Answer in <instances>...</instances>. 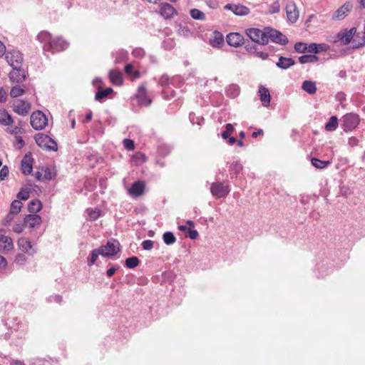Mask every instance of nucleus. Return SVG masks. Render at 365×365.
<instances>
[{
	"mask_svg": "<svg viewBox=\"0 0 365 365\" xmlns=\"http://www.w3.org/2000/svg\"><path fill=\"white\" fill-rule=\"evenodd\" d=\"M360 123L359 115L349 113L344 115L341 118V128L345 132L354 130Z\"/></svg>",
	"mask_w": 365,
	"mask_h": 365,
	"instance_id": "obj_1",
	"label": "nucleus"
},
{
	"mask_svg": "<svg viewBox=\"0 0 365 365\" xmlns=\"http://www.w3.org/2000/svg\"><path fill=\"white\" fill-rule=\"evenodd\" d=\"M68 46V43L61 37H56L52 39L48 43H46L43 46L44 52L50 51L56 53L64 51Z\"/></svg>",
	"mask_w": 365,
	"mask_h": 365,
	"instance_id": "obj_2",
	"label": "nucleus"
},
{
	"mask_svg": "<svg viewBox=\"0 0 365 365\" xmlns=\"http://www.w3.org/2000/svg\"><path fill=\"white\" fill-rule=\"evenodd\" d=\"M35 141L39 147L46 150L56 151L58 149L56 142L47 135L43 133L36 134L35 135Z\"/></svg>",
	"mask_w": 365,
	"mask_h": 365,
	"instance_id": "obj_3",
	"label": "nucleus"
},
{
	"mask_svg": "<svg viewBox=\"0 0 365 365\" xmlns=\"http://www.w3.org/2000/svg\"><path fill=\"white\" fill-rule=\"evenodd\" d=\"M265 34L267 39L271 41L284 46L288 43V38L282 32L271 27H265Z\"/></svg>",
	"mask_w": 365,
	"mask_h": 365,
	"instance_id": "obj_4",
	"label": "nucleus"
},
{
	"mask_svg": "<svg viewBox=\"0 0 365 365\" xmlns=\"http://www.w3.org/2000/svg\"><path fill=\"white\" fill-rule=\"evenodd\" d=\"M30 123L36 130H43L48 124L46 115L41 110H36L31 115Z\"/></svg>",
	"mask_w": 365,
	"mask_h": 365,
	"instance_id": "obj_5",
	"label": "nucleus"
},
{
	"mask_svg": "<svg viewBox=\"0 0 365 365\" xmlns=\"http://www.w3.org/2000/svg\"><path fill=\"white\" fill-rule=\"evenodd\" d=\"M120 245L115 240H108L106 245L99 247L103 257H115L120 251Z\"/></svg>",
	"mask_w": 365,
	"mask_h": 365,
	"instance_id": "obj_6",
	"label": "nucleus"
},
{
	"mask_svg": "<svg viewBox=\"0 0 365 365\" xmlns=\"http://www.w3.org/2000/svg\"><path fill=\"white\" fill-rule=\"evenodd\" d=\"M246 34L255 43H257L262 45H266L267 43V39L265 34V28L263 30H260L256 28H250L246 30Z\"/></svg>",
	"mask_w": 365,
	"mask_h": 365,
	"instance_id": "obj_7",
	"label": "nucleus"
},
{
	"mask_svg": "<svg viewBox=\"0 0 365 365\" xmlns=\"http://www.w3.org/2000/svg\"><path fill=\"white\" fill-rule=\"evenodd\" d=\"M212 195L217 198L225 197L230 192V186L224 182H213L210 185Z\"/></svg>",
	"mask_w": 365,
	"mask_h": 365,
	"instance_id": "obj_8",
	"label": "nucleus"
},
{
	"mask_svg": "<svg viewBox=\"0 0 365 365\" xmlns=\"http://www.w3.org/2000/svg\"><path fill=\"white\" fill-rule=\"evenodd\" d=\"M6 60L13 68H16L22 66L23 54L19 51L12 50L6 53Z\"/></svg>",
	"mask_w": 365,
	"mask_h": 365,
	"instance_id": "obj_9",
	"label": "nucleus"
},
{
	"mask_svg": "<svg viewBox=\"0 0 365 365\" xmlns=\"http://www.w3.org/2000/svg\"><path fill=\"white\" fill-rule=\"evenodd\" d=\"M13 110L18 115L26 116L31 110V103L21 99H16L12 104Z\"/></svg>",
	"mask_w": 365,
	"mask_h": 365,
	"instance_id": "obj_10",
	"label": "nucleus"
},
{
	"mask_svg": "<svg viewBox=\"0 0 365 365\" xmlns=\"http://www.w3.org/2000/svg\"><path fill=\"white\" fill-rule=\"evenodd\" d=\"M356 35V29L353 27L348 29H343L337 34V38L341 41L343 45H347L349 43H353V40Z\"/></svg>",
	"mask_w": 365,
	"mask_h": 365,
	"instance_id": "obj_11",
	"label": "nucleus"
},
{
	"mask_svg": "<svg viewBox=\"0 0 365 365\" xmlns=\"http://www.w3.org/2000/svg\"><path fill=\"white\" fill-rule=\"evenodd\" d=\"M19 249L24 253L33 256L36 253V249L31 242L26 237H21L17 242Z\"/></svg>",
	"mask_w": 365,
	"mask_h": 365,
	"instance_id": "obj_12",
	"label": "nucleus"
},
{
	"mask_svg": "<svg viewBox=\"0 0 365 365\" xmlns=\"http://www.w3.org/2000/svg\"><path fill=\"white\" fill-rule=\"evenodd\" d=\"M286 14L287 19L291 23L294 24L298 20L299 12L294 1H289L287 3Z\"/></svg>",
	"mask_w": 365,
	"mask_h": 365,
	"instance_id": "obj_13",
	"label": "nucleus"
},
{
	"mask_svg": "<svg viewBox=\"0 0 365 365\" xmlns=\"http://www.w3.org/2000/svg\"><path fill=\"white\" fill-rule=\"evenodd\" d=\"M27 75L28 72L22 66H19L13 68L9 74V77L12 82L20 83L26 80Z\"/></svg>",
	"mask_w": 365,
	"mask_h": 365,
	"instance_id": "obj_14",
	"label": "nucleus"
},
{
	"mask_svg": "<svg viewBox=\"0 0 365 365\" xmlns=\"http://www.w3.org/2000/svg\"><path fill=\"white\" fill-rule=\"evenodd\" d=\"M34 159L31 154L26 153L21 160V171L24 175H29L33 170Z\"/></svg>",
	"mask_w": 365,
	"mask_h": 365,
	"instance_id": "obj_15",
	"label": "nucleus"
},
{
	"mask_svg": "<svg viewBox=\"0 0 365 365\" xmlns=\"http://www.w3.org/2000/svg\"><path fill=\"white\" fill-rule=\"evenodd\" d=\"M159 13L165 19H170L176 14L175 9L168 3H162L159 6Z\"/></svg>",
	"mask_w": 365,
	"mask_h": 365,
	"instance_id": "obj_16",
	"label": "nucleus"
},
{
	"mask_svg": "<svg viewBox=\"0 0 365 365\" xmlns=\"http://www.w3.org/2000/svg\"><path fill=\"white\" fill-rule=\"evenodd\" d=\"M352 5L349 2H346L343 6L339 8L333 14V20H342L351 11Z\"/></svg>",
	"mask_w": 365,
	"mask_h": 365,
	"instance_id": "obj_17",
	"label": "nucleus"
},
{
	"mask_svg": "<svg viewBox=\"0 0 365 365\" xmlns=\"http://www.w3.org/2000/svg\"><path fill=\"white\" fill-rule=\"evenodd\" d=\"M24 221L25 227H29L30 228H34L39 226L42 222L41 216L36 214H29L26 215Z\"/></svg>",
	"mask_w": 365,
	"mask_h": 365,
	"instance_id": "obj_18",
	"label": "nucleus"
},
{
	"mask_svg": "<svg viewBox=\"0 0 365 365\" xmlns=\"http://www.w3.org/2000/svg\"><path fill=\"white\" fill-rule=\"evenodd\" d=\"M135 97L138 99V103L141 106H148L152 103L151 99L147 96L146 89L144 86L138 88Z\"/></svg>",
	"mask_w": 365,
	"mask_h": 365,
	"instance_id": "obj_19",
	"label": "nucleus"
},
{
	"mask_svg": "<svg viewBox=\"0 0 365 365\" xmlns=\"http://www.w3.org/2000/svg\"><path fill=\"white\" fill-rule=\"evenodd\" d=\"M227 42L230 46L238 47L244 43V37L239 33H230L227 36Z\"/></svg>",
	"mask_w": 365,
	"mask_h": 365,
	"instance_id": "obj_20",
	"label": "nucleus"
},
{
	"mask_svg": "<svg viewBox=\"0 0 365 365\" xmlns=\"http://www.w3.org/2000/svg\"><path fill=\"white\" fill-rule=\"evenodd\" d=\"M258 95L262 105L264 107L269 106L270 104L271 96L268 88L264 86H260L259 87Z\"/></svg>",
	"mask_w": 365,
	"mask_h": 365,
	"instance_id": "obj_21",
	"label": "nucleus"
},
{
	"mask_svg": "<svg viewBox=\"0 0 365 365\" xmlns=\"http://www.w3.org/2000/svg\"><path fill=\"white\" fill-rule=\"evenodd\" d=\"M145 185L141 181L135 182L129 189V194L132 196L138 197L143 193Z\"/></svg>",
	"mask_w": 365,
	"mask_h": 365,
	"instance_id": "obj_22",
	"label": "nucleus"
},
{
	"mask_svg": "<svg viewBox=\"0 0 365 365\" xmlns=\"http://www.w3.org/2000/svg\"><path fill=\"white\" fill-rule=\"evenodd\" d=\"M109 78L114 86H121L123 83V74L119 71H110L109 72Z\"/></svg>",
	"mask_w": 365,
	"mask_h": 365,
	"instance_id": "obj_23",
	"label": "nucleus"
},
{
	"mask_svg": "<svg viewBox=\"0 0 365 365\" xmlns=\"http://www.w3.org/2000/svg\"><path fill=\"white\" fill-rule=\"evenodd\" d=\"M210 44L215 48H220L224 44V37L222 34L218 31L213 33V36L210 39Z\"/></svg>",
	"mask_w": 365,
	"mask_h": 365,
	"instance_id": "obj_24",
	"label": "nucleus"
},
{
	"mask_svg": "<svg viewBox=\"0 0 365 365\" xmlns=\"http://www.w3.org/2000/svg\"><path fill=\"white\" fill-rule=\"evenodd\" d=\"M14 248L12 239L9 236H5L0 241V252H6Z\"/></svg>",
	"mask_w": 365,
	"mask_h": 365,
	"instance_id": "obj_25",
	"label": "nucleus"
},
{
	"mask_svg": "<svg viewBox=\"0 0 365 365\" xmlns=\"http://www.w3.org/2000/svg\"><path fill=\"white\" fill-rule=\"evenodd\" d=\"M295 64V61L292 58L280 56L276 66L281 69H287Z\"/></svg>",
	"mask_w": 365,
	"mask_h": 365,
	"instance_id": "obj_26",
	"label": "nucleus"
},
{
	"mask_svg": "<svg viewBox=\"0 0 365 365\" xmlns=\"http://www.w3.org/2000/svg\"><path fill=\"white\" fill-rule=\"evenodd\" d=\"M302 89L309 95L315 94L317 90L316 83L309 80H306L302 83Z\"/></svg>",
	"mask_w": 365,
	"mask_h": 365,
	"instance_id": "obj_27",
	"label": "nucleus"
},
{
	"mask_svg": "<svg viewBox=\"0 0 365 365\" xmlns=\"http://www.w3.org/2000/svg\"><path fill=\"white\" fill-rule=\"evenodd\" d=\"M13 121L11 115L5 109H0V124L9 125Z\"/></svg>",
	"mask_w": 365,
	"mask_h": 365,
	"instance_id": "obj_28",
	"label": "nucleus"
},
{
	"mask_svg": "<svg viewBox=\"0 0 365 365\" xmlns=\"http://www.w3.org/2000/svg\"><path fill=\"white\" fill-rule=\"evenodd\" d=\"M41 208L42 203L38 199L33 200L28 204V211L31 213H37Z\"/></svg>",
	"mask_w": 365,
	"mask_h": 365,
	"instance_id": "obj_29",
	"label": "nucleus"
},
{
	"mask_svg": "<svg viewBox=\"0 0 365 365\" xmlns=\"http://www.w3.org/2000/svg\"><path fill=\"white\" fill-rule=\"evenodd\" d=\"M240 92V86L237 84H231L228 86L226 88V94L228 97L235 98H236Z\"/></svg>",
	"mask_w": 365,
	"mask_h": 365,
	"instance_id": "obj_30",
	"label": "nucleus"
},
{
	"mask_svg": "<svg viewBox=\"0 0 365 365\" xmlns=\"http://www.w3.org/2000/svg\"><path fill=\"white\" fill-rule=\"evenodd\" d=\"M311 163L312 165L317 169L326 168L331 163L329 160H321L317 158H312Z\"/></svg>",
	"mask_w": 365,
	"mask_h": 365,
	"instance_id": "obj_31",
	"label": "nucleus"
},
{
	"mask_svg": "<svg viewBox=\"0 0 365 365\" xmlns=\"http://www.w3.org/2000/svg\"><path fill=\"white\" fill-rule=\"evenodd\" d=\"M359 37V33H356L355 38L353 40V48H359L365 45V25L364 28V31L361 35V38L360 40H358Z\"/></svg>",
	"mask_w": 365,
	"mask_h": 365,
	"instance_id": "obj_32",
	"label": "nucleus"
},
{
	"mask_svg": "<svg viewBox=\"0 0 365 365\" xmlns=\"http://www.w3.org/2000/svg\"><path fill=\"white\" fill-rule=\"evenodd\" d=\"M37 39L39 42L45 45L46 43H48L50 41H51L53 38L49 32L42 31L38 34Z\"/></svg>",
	"mask_w": 365,
	"mask_h": 365,
	"instance_id": "obj_33",
	"label": "nucleus"
},
{
	"mask_svg": "<svg viewBox=\"0 0 365 365\" xmlns=\"http://www.w3.org/2000/svg\"><path fill=\"white\" fill-rule=\"evenodd\" d=\"M338 127V118L336 116H331L329 121L325 124V130L327 131H334Z\"/></svg>",
	"mask_w": 365,
	"mask_h": 365,
	"instance_id": "obj_34",
	"label": "nucleus"
},
{
	"mask_svg": "<svg viewBox=\"0 0 365 365\" xmlns=\"http://www.w3.org/2000/svg\"><path fill=\"white\" fill-rule=\"evenodd\" d=\"M319 60V58L314 54H306L299 57L300 63L304 64L307 63H315Z\"/></svg>",
	"mask_w": 365,
	"mask_h": 365,
	"instance_id": "obj_35",
	"label": "nucleus"
},
{
	"mask_svg": "<svg viewBox=\"0 0 365 365\" xmlns=\"http://www.w3.org/2000/svg\"><path fill=\"white\" fill-rule=\"evenodd\" d=\"M128 59V52L125 50H119L115 53V63H121Z\"/></svg>",
	"mask_w": 365,
	"mask_h": 365,
	"instance_id": "obj_36",
	"label": "nucleus"
},
{
	"mask_svg": "<svg viewBox=\"0 0 365 365\" xmlns=\"http://www.w3.org/2000/svg\"><path fill=\"white\" fill-rule=\"evenodd\" d=\"M86 212L88 215L87 220L90 221L96 220L101 215V211L98 209L93 210L91 208H88L86 209Z\"/></svg>",
	"mask_w": 365,
	"mask_h": 365,
	"instance_id": "obj_37",
	"label": "nucleus"
},
{
	"mask_svg": "<svg viewBox=\"0 0 365 365\" xmlns=\"http://www.w3.org/2000/svg\"><path fill=\"white\" fill-rule=\"evenodd\" d=\"M250 9L243 5H235L233 13L237 16H245L250 14Z\"/></svg>",
	"mask_w": 365,
	"mask_h": 365,
	"instance_id": "obj_38",
	"label": "nucleus"
},
{
	"mask_svg": "<svg viewBox=\"0 0 365 365\" xmlns=\"http://www.w3.org/2000/svg\"><path fill=\"white\" fill-rule=\"evenodd\" d=\"M103 254L101 252V251L100 250L99 248L93 250L91 252V256H90V257H89V259L88 260V266H92L96 262L98 256L99 255L103 256Z\"/></svg>",
	"mask_w": 365,
	"mask_h": 365,
	"instance_id": "obj_39",
	"label": "nucleus"
},
{
	"mask_svg": "<svg viewBox=\"0 0 365 365\" xmlns=\"http://www.w3.org/2000/svg\"><path fill=\"white\" fill-rule=\"evenodd\" d=\"M140 263V260L137 257H128L125 261V265L128 268H135Z\"/></svg>",
	"mask_w": 365,
	"mask_h": 365,
	"instance_id": "obj_40",
	"label": "nucleus"
},
{
	"mask_svg": "<svg viewBox=\"0 0 365 365\" xmlns=\"http://www.w3.org/2000/svg\"><path fill=\"white\" fill-rule=\"evenodd\" d=\"M175 78H170L167 74H163L158 79V84L162 87H165L170 84H173Z\"/></svg>",
	"mask_w": 365,
	"mask_h": 365,
	"instance_id": "obj_41",
	"label": "nucleus"
},
{
	"mask_svg": "<svg viewBox=\"0 0 365 365\" xmlns=\"http://www.w3.org/2000/svg\"><path fill=\"white\" fill-rule=\"evenodd\" d=\"M190 16L193 19L203 21L205 19V14L197 9H192L190 11Z\"/></svg>",
	"mask_w": 365,
	"mask_h": 365,
	"instance_id": "obj_42",
	"label": "nucleus"
},
{
	"mask_svg": "<svg viewBox=\"0 0 365 365\" xmlns=\"http://www.w3.org/2000/svg\"><path fill=\"white\" fill-rule=\"evenodd\" d=\"M163 239L164 242L168 245H173L176 241V237H175L174 234L171 232H165L163 234Z\"/></svg>",
	"mask_w": 365,
	"mask_h": 365,
	"instance_id": "obj_43",
	"label": "nucleus"
},
{
	"mask_svg": "<svg viewBox=\"0 0 365 365\" xmlns=\"http://www.w3.org/2000/svg\"><path fill=\"white\" fill-rule=\"evenodd\" d=\"M242 170V165L240 161L233 162L230 166V174L235 175L237 176Z\"/></svg>",
	"mask_w": 365,
	"mask_h": 365,
	"instance_id": "obj_44",
	"label": "nucleus"
},
{
	"mask_svg": "<svg viewBox=\"0 0 365 365\" xmlns=\"http://www.w3.org/2000/svg\"><path fill=\"white\" fill-rule=\"evenodd\" d=\"M21 207V202L19 200H14L11 204L9 212L14 215H17L20 212Z\"/></svg>",
	"mask_w": 365,
	"mask_h": 365,
	"instance_id": "obj_45",
	"label": "nucleus"
},
{
	"mask_svg": "<svg viewBox=\"0 0 365 365\" xmlns=\"http://www.w3.org/2000/svg\"><path fill=\"white\" fill-rule=\"evenodd\" d=\"M25 93L24 88L20 86H15L11 88L10 91V96L12 98H17L22 96Z\"/></svg>",
	"mask_w": 365,
	"mask_h": 365,
	"instance_id": "obj_46",
	"label": "nucleus"
},
{
	"mask_svg": "<svg viewBox=\"0 0 365 365\" xmlns=\"http://www.w3.org/2000/svg\"><path fill=\"white\" fill-rule=\"evenodd\" d=\"M30 189L27 187H22L17 193V198L19 200H26L29 197Z\"/></svg>",
	"mask_w": 365,
	"mask_h": 365,
	"instance_id": "obj_47",
	"label": "nucleus"
},
{
	"mask_svg": "<svg viewBox=\"0 0 365 365\" xmlns=\"http://www.w3.org/2000/svg\"><path fill=\"white\" fill-rule=\"evenodd\" d=\"M171 147L168 145H160L158 148V154L160 156L165 157L171 152Z\"/></svg>",
	"mask_w": 365,
	"mask_h": 365,
	"instance_id": "obj_48",
	"label": "nucleus"
},
{
	"mask_svg": "<svg viewBox=\"0 0 365 365\" xmlns=\"http://www.w3.org/2000/svg\"><path fill=\"white\" fill-rule=\"evenodd\" d=\"M189 118L192 124L202 125L204 122L203 117L196 116V115L194 113H190Z\"/></svg>",
	"mask_w": 365,
	"mask_h": 365,
	"instance_id": "obj_49",
	"label": "nucleus"
},
{
	"mask_svg": "<svg viewBox=\"0 0 365 365\" xmlns=\"http://www.w3.org/2000/svg\"><path fill=\"white\" fill-rule=\"evenodd\" d=\"M108 96L107 93L101 86L98 88V91L95 95V100L97 101H102L104 98Z\"/></svg>",
	"mask_w": 365,
	"mask_h": 365,
	"instance_id": "obj_50",
	"label": "nucleus"
},
{
	"mask_svg": "<svg viewBox=\"0 0 365 365\" xmlns=\"http://www.w3.org/2000/svg\"><path fill=\"white\" fill-rule=\"evenodd\" d=\"M257 43H255V42H252V43H245L243 44H245V49L249 52V53H255L257 52V51L258 50V48H257V46L256 44Z\"/></svg>",
	"mask_w": 365,
	"mask_h": 365,
	"instance_id": "obj_51",
	"label": "nucleus"
},
{
	"mask_svg": "<svg viewBox=\"0 0 365 365\" xmlns=\"http://www.w3.org/2000/svg\"><path fill=\"white\" fill-rule=\"evenodd\" d=\"M294 50L297 53H304L307 52V43L303 42H297L294 44Z\"/></svg>",
	"mask_w": 365,
	"mask_h": 365,
	"instance_id": "obj_52",
	"label": "nucleus"
},
{
	"mask_svg": "<svg viewBox=\"0 0 365 365\" xmlns=\"http://www.w3.org/2000/svg\"><path fill=\"white\" fill-rule=\"evenodd\" d=\"M26 253H19L15 257V263L19 265H23L27 261V257L25 255Z\"/></svg>",
	"mask_w": 365,
	"mask_h": 365,
	"instance_id": "obj_53",
	"label": "nucleus"
},
{
	"mask_svg": "<svg viewBox=\"0 0 365 365\" xmlns=\"http://www.w3.org/2000/svg\"><path fill=\"white\" fill-rule=\"evenodd\" d=\"M279 11H280V4H279V1H275L269 6V11L270 14H277V13H279Z\"/></svg>",
	"mask_w": 365,
	"mask_h": 365,
	"instance_id": "obj_54",
	"label": "nucleus"
},
{
	"mask_svg": "<svg viewBox=\"0 0 365 365\" xmlns=\"http://www.w3.org/2000/svg\"><path fill=\"white\" fill-rule=\"evenodd\" d=\"M145 54V51L140 47L134 48L132 51V55L137 58H142Z\"/></svg>",
	"mask_w": 365,
	"mask_h": 365,
	"instance_id": "obj_55",
	"label": "nucleus"
},
{
	"mask_svg": "<svg viewBox=\"0 0 365 365\" xmlns=\"http://www.w3.org/2000/svg\"><path fill=\"white\" fill-rule=\"evenodd\" d=\"M14 215H15L14 214L9 212L6 215V217L4 218V220H2L3 225H4V226L9 225L11 222V221L14 220Z\"/></svg>",
	"mask_w": 365,
	"mask_h": 365,
	"instance_id": "obj_56",
	"label": "nucleus"
},
{
	"mask_svg": "<svg viewBox=\"0 0 365 365\" xmlns=\"http://www.w3.org/2000/svg\"><path fill=\"white\" fill-rule=\"evenodd\" d=\"M9 173V168L6 165H4L0 170V180H4L8 177Z\"/></svg>",
	"mask_w": 365,
	"mask_h": 365,
	"instance_id": "obj_57",
	"label": "nucleus"
},
{
	"mask_svg": "<svg viewBox=\"0 0 365 365\" xmlns=\"http://www.w3.org/2000/svg\"><path fill=\"white\" fill-rule=\"evenodd\" d=\"M142 247L145 250H150L153 247V242L150 240H145L142 242Z\"/></svg>",
	"mask_w": 365,
	"mask_h": 365,
	"instance_id": "obj_58",
	"label": "nucleus"
},
{
	"mask_svg": "<svg viewBox=\"0 0 365 365\" xmlns=\"http://www.w3.org/2000/svg\"><path fill=\"white\" fill-rule=\"evenodd\" d=\"M123 145L128 150H132L135 148L134 142L130 139H124Z\"/></svg>",
	"mask_w": 365,
	"mask_h": 365,
	"instance_id": "obj_59",
	"label": "nucleus"
},
{
	"mask_svg": "<svg viewBox=\"0 0 365 365\" xmlns=\"http://www.w3.org/2000/svg\"><path fill=\"white\" fill-rule=\"evenodd\" d=\"M307 52L311 53H317V47L316 43H307Z\"/></svg>",
	"mask_w": 365,
	"mask_h": 365,
	"instance_id": "obj_60",
	"label": "nucleus"
},
{
	"mask_svg": "<svg viewBox=\"0 0 365 365\" xmlns=\"http://www.w3.org/2000/svg\"><path fill=\"white\" fill-rule=\"evenodd\" d=\"M24 226V222L23 223H16L13 227V231L18 234L21 233Z\"/></svg>",
	"mask_w": 365,
	"mask_h": 365,
	"instance_id": "obj_61",
	"label": "nucleus"
},
{
	"mask_svg": "<svg viewBox=\"0 0 365 365\" xmlns=\"http://www.w3.org/2000/svg\"><path fill=\"white\" fill-rule=\"evenodd\" d=\"M317 53H319L320 52H323V51L326 52V51H329L330 48V46L327 43H320V44L317 43Z\"/></svg>",
	"mask_w": 365,
	"mask_h": 365,
	"instance_id": "obj_62",
	"label": "nucleus"
},
{
	"mask_svg": "<svg viewBox=\"0 0 365 365\" xmlns=\"http://www.w3.org/2000/svg\"><path fill=\"white\" fill-rule=\"evenodd\" d=\"M119 268H120V267L117 264L113 265L110 268H109L107 270L106 275L108 277H111L115 273L116 270H118Z\"/></svg>",
	"mask_w": 365,
	"mask_h": 365,
	"instance_id": "obj_63",
	"label": "nucleus"
},
{
	"mask_svg": "<svg viewBox=\"0 0 365 365\" xmlns=\"http://www.w3.org/2000/svg\"><path fill=\"white\" fill-rule=\"evenodd\" d=\"M187 232L189 233L188 237L192 240H195L199 235L198 232L191 227H188Z\"/></svg>",
	"mask_w": 365,
	"mask_h": 365,
	"instance_id": "obj_64",
	"label": "nucleus"
}]
</instances>
